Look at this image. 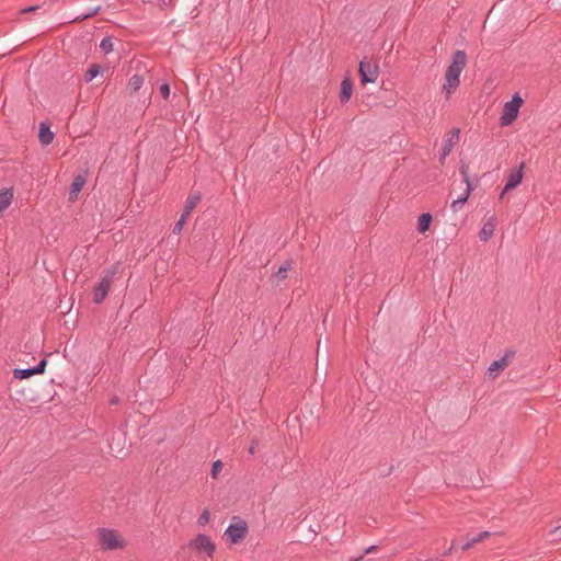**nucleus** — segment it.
Returning <instances> with one entry per match:
<instances>
[{"label": "nucleus", "mask_w": 561, "mask_h": 561, "mask_svg": "<svg viewBox=\"0 0 561 561\" xmlns=\"http://www.w3.org/2000/svg\"><path fill=\"white\" fill-rule=\"evenodd\" d=\"M290 268H291V262L288 261L278 268V271L275 273L274 277L277 278L278 280L285 279L287 277Z\"/></svg>", "instance_id": "nucleus-21"}, {"label": "nucleus", "mask_w": 561, "mask_h": 561, "mask_svg": "<svg viewBox=\"0 0 561 561\" xmlns=\"http://www.w3.org/2000/svg\"><path fill=\"white\" fill-rule=\"evenodd\" d=\"M523 169H524V163L520 164V167L517 169V170H514L512 171L510 174H508V179H507V182L500 195L501 198L504 197V195L515 188L517 185L520 184L522 180H523Z\"/></svg>", "instance_id": "nucleus-10"}, {"label": "nucleus", "mask_w": 561, "mask_h": 561, "mask_svg": "<svg viewBox=\"0 0 561 561\" xmlns=\"http://www.w3.org/2000/svg\"><path fill=\"white\" fill-rule=\"evenodd\" d=\"M98 541L104 550L124 549L127 545L126 539L117 530L101 528L98 531Z\"/></svg>", "instance_id": "nucleus-2"}, {"label": "nucleus", "mask_w": 561, "mask_h": 561, "mask_svg": "<svg viewBox=\"0 0 561 561\" xmlns=\"http://www.w3.org/2000/svg\"><path fill=\"white\" fill-rule=\"evenodd\" d=\"M358 72L362 83H374L379 76V65L377 61L365 58L359 64Z\"/></svg>", "instance_id": "nucleus-5"}, {"label": "nucleus", "mask_w": 561, "mask_h": 561, "mask_svg": "<svg viewBox=\"0 0 561 561\" xmlns=\"http://www.w3.org/2000/svg\"><path fill=\"white\" fill-rule=\"evenodd\" d=\"M450 152V146L448 145H445L443 147V154H442V160L446 158V156Z\"/></svg>", "instance_id": "nucleus-27"}, {"label": "nucleus", "mask_w": 561, "mask_h": 561, "mask_svg": "<svg viewBox=\"0 0 561 561\" xmlns=\"http://www.w3.org/2000/svg\"><path fill=\"white\" fill-rule=\"evenodd\" d=\"M201 198H202V195L198 192L191 194L186 198V202H185V205H184V209H183V213H182V214H184V217H190L191 216L193 209L201 202Z\"/></svg>", "instance_id": "nucleus-14"}, {"label": "nucleus", "mask_w": 561, "mask_h": 561, "mask_svg": "<svg viewBox=\"0 0 561 561\" xmlns=\"http://www.w3.org/2000/svg\"><path fill=\"white\" fill-rule=\"evenodd\" d=\"M111 287V276H104L93 291V300L95 304L102 302Z\"/></svg>", "instance_id": "nucleus-11"}, {"label": "nucleus", "mask_w": 561, "mask_h": 561, "mask_svg": "<svg viewBox=\"0 0 561 561\" xmlns=\"http://www.w3.org/2000/svg\"><path fill=\"white\" fill-rule=\"evenodd\" d=\"M209 519H210V513L207 508H205L202 512V514L199 515L197 523L199 526H205L206 524L209 523Z\"/></svg>", "instance_id": "nucleus-22"}, {"label": "nucleus", "mask_w": 561, "mask_h": 561, "mask_svg": "<svg viewBox=\"0 0 561 561\" xmlns=\"http://www.w3.org/2000/svg\"><path fill=\"white\" fill-rule=\"evenodd\" d=\"M352 91H353L352 82L348 79H344L341 83V94H340V99L343 103L347 102L351 99Z\"/></svg>", "instance_id": "nucleus-16"}, {"label": "nucleus", "mask_w": 561, "mask_h": 561, "mask_svg": "<svg viewBox=\"0 0 561 561\" xmlns=\"http://www.w3.org/2000/svg\"><path fill=\"white\" fill-rule=\"evenodd\" d=\"M523 99L519 95H514L510 102H506L500 118L502 126L511 125L517 117Z\"/></svg>", "instance_id": "nucleus-3"}, {"label": "nucleus", "mask_w": 561, "mask_h": 561, "mask_svg": "<svg viewBox=\"0 0 561 561\" xmlns=\"http://www.w3.org/2000/svg\"><path fill=\"white\" fill-rule=\"evenodd\" d=\"M38 138L42 145L47 146L51 144V141L54 140V133L49 129L47 125L42 123L39 126Z\"/></svg>", "instance_id": "nucleus-15"}, {"label": "nucleus", "mask_w": 561, "mask_h": 561, "mask_svg": "<svg viewBox=\"0 0 561 561\" xmlns=\"http://www.w3.org/2000/svg\"><path fill=\"white\" fill-rule=\"evenodd\" d=\"M510 356L505 355L500 359L494 360L486 370V376L490 379H495L508 366Z\"/></svg>", "instance_id": "nucleus-12"}, {"label": "nucleus", "mask_w": 561, "mask_h": 561, "mask_svg": "<svg viewBox=\"0 0 561 561\" xmlns=\"http://www.w3.org/2000/svg\"><path fill=\"white\" fill-rule=\"evenodd\" d=\"M36 9H37V7H30V8L23 9L22 13L34 12Z\"/></svg>", "instance_id": "nucleus-29"}, {"label": "nucleus", "mask_w": 561, "mask_h": 561, "mask_svg": "<svg viewBox=\"0 0 561 561\" xmlns=\"http://www.w3.org/2000/svg\"><path fill=\"white\" fill-rule=\"evenodd\" d=\"M191 546L199 552H205L208 557H211L215 552V545L205 535H198L192 542Z\"/></svg>", "instance_id": "nucleus-8"}, {"label": "nucleus", "mask_w": 561, "mask_h": 561, "mask_svg": "<svg viewBox=\"0 0 561 561\" xmlns=\"http://www.w3.org/2000/svg\"><path fill=\"white\" fill-rule=\"evenodd\" d=\"M100 47L102 48V50H103L104 53H110V51L113 49L112 41H111V39H108V38H104V39L101 42Z\"/></svg>", "instance_id": "nucleus-24"}, {"label": "nucleus", "mask_w": 561, "mask_h": 561, "mask_svg": "<svg viewBox=\"0 0 561 561\" xmlns=\"http://www.w3.org/2000/svg\"><path fill=\"white\" fill-rule=\"evenodd\" d=\"M102 72V67L98 64H93L84 73L85 82H91L94 78H96Z\"/></svg>", "instance_id": "nucleus-19"}, {"label": "nucleus", "mask_w": 561, "mask_h": 561, "mask_svg": "<svg viewBox=\"0 0 561 561\" xmlns=\"http://www.w3.org/2000/svg\"><path fill=\"white\" fill-rule=\"evenodd\" d=\"M460 173H461V175L463 178V181L467 184V188H466V194L462 197H460V198H458V199L453 202L451 208L455 211L458 210V206H461L462 204H465L467 202V199H468V197H469V195L471 193V190H472V185H471V183L469 181V173H470L469 167L467 164H465V163H461V165H460Z\"/></svg>", "instance_id": "nucleus-7"}, {"label": "nucleus", "mask_w": 561, "mask_h": 561, "mask_svg": "<svg viewBox=\"0 0 561 561\" xmlns=\"http://www.w3.org/2000/svg\"><path fill=\"white\" fill-rule=\"evenodd\" d=\"M160 93L164 99H168L170 95V87L169 84L164 83L160 87Z\"/></svg>", "instance_id": "nucleus-26"}, {"label": "nucleus", "mask_w": 561, "mask_h": 561, "mask_svg": "<svg viewBox=\"0 0 561 561\" xmlns=\"http://www.w3.org/2000/svg\"><path fill=\"white\" fill-rule=\"evenodd\" d=\"M248 533L247 523L238 517H234L225 531V536L231 543H239L242 541Z\"/></svg>", "instance_id": "nucleus-4"}, {"label": "nucleus", "mask_w": 561, "mask_h": 561, "mask_svg": "<svg viewBox=\"0 0 561 561\" xmlns=\"http://www.w3.org/2000/svg\"><path fill=\"white\" fill-rule=\"evenodd\" d=\"M84 184H85V178L83 175H77L75 178V180L70 186V191H69V199L71 202H75L78 198L79 193L81 192Z\"/></svg>", "instance_id": "nucleus-13"}, {"label": "nucleus", "mask_w": 561, "mask_h": 561, "mask_svg": "<svg viewBox=\"0 0 561 561\" xmlns=\"http://www.w3.org/2000/svg\"><path fill=\"white\" fill-rule=\"evenodd\" d=\"M467 64V56L465 51L458 50L453 55L451 64L448 66L445 73V84L443 87L446 96L449 98L460 83V73Z\"/></svg>", "instance_id": "nucleus-1"}, {"label": "nucleus", "mask_w": 561, "mask_h": 561, "mask_svg": "<svg viewBox=\"0 0 561 561\" xmlns=\"http://www.w3.org/2000/svg\"><path fill=\"white\" fill-rule=\"evenodd\" d=\"M455 548V541H453L450 548H449V551H451L453 549Z\"/></svg>", "instance_id": "nucleus-31"}, {"label": "nucleus", "mask_w": 561, "mask_h": 561, "mask_svg": "<svg viewBox=\"0 0 561 561\" xmlns=\"http://www.w3.org/2000/svg\"><path fill=\"white\" fill-rule=\"evenodd\" d=\"M144 84V78L139 75L133 76L127 84V89L130 93H136Z\"/></svg>", "instance_id": "nucleus-18"}, {"label": "nucleus", "mask_w": 561, "mask_h": 561, "mask_svg": "<svg viewBox=\"0 0 561 561\" xmlns=\"http://www.w3.org/2000/svg\"><path fill=\"white\" fill-rule=\"evenodd\" d=\"M497 225H499V220H497L496 216L491 215L488 218H485L482 224V227L479 231V234H478L480 241H482V242L489 241L493 237V234L497 228Z\"/></svg>", "instance_id": "nucleus-6"}, {"label": "nucleus", "mask_w": 561, "mask_h": 561, "mask_svg": "<svg viewBox=\"0 0 561 561\" xmlns=\"http://www.w3.org/2000/svg\"><path fill=\"white\" fill-rule=\"evenodd\" d=\"M46 365H47V360L46 359H42L39 362V364L34 367V368H30V369H14L13 370V377L15 379H20V380H23V379H27L34 375H39V374H43L45 371V368H46Z\"/></svg>", "instance_id": "nucleus-9"}, {"label": "nucleus", "mask_w": 561, "mask_h": 561, "mask_svg": "<svg viewBox=\"0 0 561 561\" xmlns=\"http://www.w3.org/2000/svg\"><path fill=\"white\" fill-rule=\"evenodd\" d=\"M362 559H363V557H358V558L351 559L350 561H360Z\"/></svg>", "instance_id": "nucleus-30"}, {"label": "nucleus", "mask_w": 561, "mask_h": 561, "mask_svg": "<svg viewBox=\"0 0 561 561\" xmlns=\"http://www.w3.org/2000/svg\"><path fill=\"white\" fill-rule=\"evenodd\" d=\"M431 222H432V215L428 214V213H424L422 214L419 219H417V230L420 233H425L430 227H431Z\"/></svg>", "instance_id": "nucleus-17"}, {"label": "nucleus", "mask_w": 561, "mask_h": 561, "mask_svg": "<svg viewBox=\"0 0 561 561\" xmlns=\"http://www.w3.org/2000/svg\"><path fill=\"white\" fill-rule=\"evenodd\" d=\"M488 537H490V533L489 531H482L480 533L477 537H473L471 539H469L467 541L466 545L462 546V550H468L470 549L471 547H473L476 543H479L481 541H483L484 539H486Z\"/></svg>", "instance_id": "nucleus-20"}, {"label": "nucleus", "mask_w": 561, "mask_h": 561, "mask_svg": "<svg viewBox=\"0 0 561 561\" xmlns=\"http://www.w3.org/2000/svg\"><path fill=\"white\" fill-rule=\"evenodd\" d=\"M221 468H222V463L220 460H217L214 462L213 470H211L213 478L217 477V474L220 472Z\"/></svg>", "instance_id": "nucleus-25"}, {"label": "nucleus", "mask_w": 561, "mask_h": 561, "mask_svg": "<svg viewBox=\"0 0 561 561\" xmlns=\"http://www.w3.org/2000/svg\"><path fill=\"white\" fill-rule=\"evenodd\" d=\"M377 549H378V547H377V546H370V547H368V548L365 550V553H366V554H369V553L376 552V551H377Z\"/></svg>", "instance_id": "nucleus-28"}, {"label": "nucleus", "mask_w": 561, "mask_h": 561, "mask_svg": "<svg viewBox=\"0 0 561 561\" xmlns=\"http://www.w3.org/2000/svg\"><path fill=\"white\" fill-rule=\"evenodd\" d=\"M187 218H188V217H184V214H182V215H181L180 219H179V220H178V222L174 225V228H173V232H174V233L179 234V233L182 231V229H183V227H184V225H185V222H186Z\"/></svg>", "instance_id": "nucleus-23"}]
</instances>
